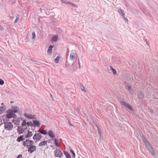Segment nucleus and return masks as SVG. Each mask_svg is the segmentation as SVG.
<instances>
[{
  "label": "nucleus",
  "mask_w": 158,
  "mask_h": 158,
  "mask_svg": "<svg viewBox=\"0 0 158 158\" xmlns=\"http://www.w3.org/2000/svg\"><path fill=\"white\" fill-rule=\"evenodd\" d=\"M67 3H69V4L71 5L72 6H74V7H75L77 8L78 7L77 5H76L75 4H73V3L72 2H68Z\"/></svg>",
  "instance_id": "33"
},
{
  "label": "nucleus",
  "mask_w": 158,
  "mask_h": 158,
  "mask_svg": "<svg viewBox=\"0 0 158 158\" xmlns=\"http://www.w3.org/2000/svg\"><path fill=\"white\" fill-rule=\"evenodd\" d=\"M32 118L31 119H36V116L35 115H33L32 116Z\"/></svg>",
  "instance_id": "45"
},
{
  "label": "nucleus",
  "mask_w": 158,
  "mask_h": 158,
  "mask_svg": "<svg viewBox=\"0 0 158 158\" xmlns=\"http://www.w3.org/2000/svg\"><path fill=\"white\" fill-rule=\"evenodd\" d=\"M10 111L13 113H15L18 112V110L17 109H9Z\"/></svg>",
  "instance_id": "30"
},
{
  "label": "nucleus",
  "mask_w": 158,
  "mask_h": 158,
  "mask_svg": "<svg viewBox=\"0 0 158 158\" xmlns=\"http://www.w3.org/2000/svg\"><path fill=\"white\" fill-rule=\"evenodd\" d=\"M70 60H74L75 58V53L72 52L70 54Z\"/></svg>",
  "instance_id": "20"
},
{
  "label": "nucleus",
  "mask_w": 158,
  "mask_h": 158,
  "mask_svg": "<svg viewBox=\"0 0 158 158\" xmlns=\"http://www.w3.org/2000/svg\"><path fill=\"white\" fill-rule=\"evenodd\" d=\"M68 2H68V1H65V2H63V3H65V4H69V3H68Z\"/></svg>",
  "instance_id": "51"
},
{
  "label": "nucleus",
  "mask_w": 158,
  "mask_h": 158,
  "mask_svg": "<svg viewBox=\"0 0 158 158\" xmlns=\"http://www.w3.org/2000/svg\"><path fill=\"white\" fill-rule=\"evenodd\" d=\"M148 151L150 152L151 154L152 155H155V153L153 149V148L151 146H149V147L147 148Z\"/></svg>",
  "instance_id": "7"
},
{
  "label": "nucleus",
  "mask_w": 158,
  "mask_h": 158,
  "mask_svg": "<svg viewBox=\"0 0 158 158\" xmlns=\"http://www.w3.org/2000/svg\"><path fill=\"white\" fill-rule=\"evenodd\" d=\"M19 19V15H17L16 17V19L15 20L14 23H16L18 21Z\"/></svg>",
  "instance_id": "29"
},
{
  "label": "nucleus",
  "mask_w": 158,
  "mask_h": 158,
  "mask_svg": "<svg viewBox=\"0 0 158 158\" xmlns=\"http://www.w3.org/2000/svg\"><path fill=\"white\" fill-rule=\"evenodd\" d=\"M27 144H30V142H27Z\"/></svg>",
  "instance_id": "59"
},
{
  "label": "nucleus",
  "mask_w": 158,
  "mask_h": 158,
  "mask_svg": "<svg viewBox=\"0 0 158 158\" xmlns=\"http://www.w3.org/2000/svg\"><path fill=\"white\" fill-rule=\"evenodd\" d=\"M17 130L19 134H22L25 131V130L23 128H20L19 126L18 127Z\"/></svg>",
  "instance_id": "11"
},
{
  "label": "nucleus",
  "mask_w": 158,
  "mask_h": 158,
  "mask_svg": "<svg viewBox=\"0 0 158 158\" xmlns=\"http://www.w3.org/2000/svg\"><path fill=\"white\" fill-rule=\"evenodd\" d=\"M54 47V45H50L49 46L48 49V52L51 53L52 52V49Z\"/></svg>",
  "instance_id": "21"
},
{
  "label": "nucleus",
  "mask_w": 158,
  "mask_h": 158,
  "mask_svg": "<svg viewBox=\"0 0 158 158\" xmlns=\"http://www.w3.org/2000/svg\"><path fill=\"white\" fill-rule=\"evenodd\" d=\"M33 124L32 127H39L40 126V122L37 120H34L33 121Z\"/></svg>",
  "instance_id": "6"
},
{
  "label": "nucleus",
  "mask_w": 158,
  "mask_h": 158,
  "mask_svg": "<svg viewBox=\"0 0 158 158\" xmlns=\"http://www.w3.org/2000/svg\"><path fill=\"white\" fill-rule=\"evenodd\" d=\"M12 108L13 109H18V107L15 106H12Z\"/></svg>",
  "instance_id": "43"
},
{
  "label": "nucleus",
  "mask_w": 158,
  "mask_h": 158,
  "mask_svg": "<svg viewBox=\"0 0 158 158\" xmlns=\"http://www.w3.org/2000/svg\"><path fill=\"white\" fill-rule=\"evenodd\" d=\"M17 121H18L19 122V123L20 122V120H19V118H18V119H17Z\"/></svg>",
  "instance_id": "54"
},
{
  "label": "nucleus",
  "mask_w": 158,
  "mask_h": 158,
  "mask_svg": "<svg viewBox=\"0 0 158 158\" xmlns=\"http://www.w3.org/2000/svg\"><path fill=\"white\" fill-rule=\"evenodd\" d=\"M69 125H70L71 126H72V127H73V126H74L72 124H70V123H69Z\"/></svg>",
  "instance_id": "57"
},
{
  "label": "nucleus",
  "mask_w": 158,
  "mask_h": 158,
  "mask_svg": "<svg viewBox=\"0 0 158 158\" xmlns=\"http://www.w3.org/2000/svg\"><path fill=\"white\" fill-rule=\"evenodd\" d=\"M58 38L57 35L56 36L53 35L51 40L52 41V42H56Z\"/></svg>",
  "instance_id": "24"
},
{
  "label": "nucleus",
  "mask_w": 158,
  "mask_h": 158,
  "mask_svg": "<svg viewBox=\"0 0 158 158\" xmlns=\"http://www.w3.org/2000/svg\"><path fill=\"white\" fill-rule=\"evenodd\" d=\"M27 123L25 120L24 119L23 121V122L22 123V125L23 127L26 126Z\"/></svg>",
  "instance_id": "31"
},
{
  "label": "nucleus",
  "mask_w": 158,
  "mask_h": 158,
  "mask_svg": "<svg viewBox=\"0 0 158 158\" xmlns=\"http://www.w3.org/2000/svg\"><path fill=\"white\" fill-rule=\"evenodd\" d=\"M78 65H77V64H76V68H75V69H73V70H76L77 69V67H78Z\"/></svg>",
  "instance_id": "50"
},
{
  "label": "nucleus",
  "mask_w": 158,
  "mask_h": 158,
  "mask_svg": "<svg viewBox=\"0 0 158 158\" xmlns=\"http://www.w3.org/2000/svg\"><path fill=\"white\" fill-rule=\"evenodd\" d=\"M118 11L120 13L122 17L125 15V13L123 10L120 8L119 9Z\"/></svg>",
  "instance_id": "27"
},
{
  "label": "nucleus",
  "mask_w": 158,
  "mask_h": 158,
  "mask_svg": "<svg viewBox=\"0 0 158 158\" xmlns=\"http://www.w3.org/2000/svg\"><path fill=\"white\" fill-rule=\"evenodd\" d=\"M120 103L121 104L124 106L127 109L128 106L129 105L127 103L123 101H121L120 102Z\"/></svg>",
  "instance_id": "19"
},
{
  "label": "nucleus",
  "mask_w": 158,
  "mask_h": 158,
  "mask_svg": "<svg viewBox=\"0 0 158 158\" xmlns=\"http://www.w3.org/2000/svg\"><path fill=\"white\" fill-rule=\"evenodd\" d=\"M42 9H43V10H48V9L47 8H45V9H44L43 8V7H42V8H40V9H41V10H42Z\"/></svg>",
  "instance_id": "49"
},
{
  "label": "nucleus",
  "mask_w": 158,
  "mask_h": 158,
  "mask_svg": "<svg viewBox=\"0 0 158 158\" xmlns=\"http://www.w3.org/2000/svg\"><path fill=\"white\" fill-rule=\"evenodd\" d=\"M4 29V28L3 26L0 25V29L1 30H3Z\"/></svg>",
  "instance_id": "46"
},
{
  "label": "nucleus",
  "mask_w": 158,
  "mask_h": 158,
  "mask_svg": "<svg viewBox=\"0 0 158 158\" xmlns=\"http://www.w3.org/2000/svg\"><path fill=\"white\" fill-rule=\"evenodd\" d=\"M137 95L140 99H142L144 97V94L143 92L139 91Z\"/></svg>",
  "instance_id": "9"
},
{
  "label": "nucleus",
  "mask_w": 158,
  "mask_h": 158,
  "mask_svg": "<svg viewBox=\"0 0 158 158\" xmlns=\"http://www.w3.org/2000/svg\"><path fill=\"white\" fill-rule=\"evenodd\" d=\"M6 106L5 105L0 107V114H1L3 113L6 109Z\"/></svg>",
  "instance_id": "8"
},
{
  "label": "nucleus",
  "mask_w": 158,
  "mask_h": 158,
  "mask_svg": "<svg viewBox=\"0 0 158 158\" xmlns=\"http://www.w3.org/2000/svg\"><path fill=\"white\" fill-rule=\"evenodd\" d=\"M4 81L2 79H0V85H2L4 84Z\"/></svg>",
  "instance_id": "40"
},
{
  "label": "nucleus",
  "mask_w": 158,
  "mask_h": 158,
  "mask_svg": "<svg viewBox=\"0 0 158 158\" xmlns=\"http://www.w3.org/2000/svg\"><path fill=\"white\" fill-rule=\"evenodd\" d=\"M127 109L130 110L131 111H133L134 110L133 107L130 105H129V106H128V107Z\"/></svg>",
  "instance_id": "36"
},
{
  "label": "nucleus",
  "mask_w": 158,
  "mask_h": 158,
  "mask_svg": "<svg viewBox=\"0 0 158 158\" xmlns=\"http://www.w3.org/2000/svg\"><path fill=\"white\" fill-rule=\"evenodd\" d=\"M12 121L13 123H15V120L14 119H13Z\"/></svg>",
  "instance_id": "55"
},
{
  "label": "nucleus",
  "mask_w": 158,
  "mask_h": 158,
  "mask_svg": "<svg viewBox=\"0 0 158 158\" xmlns=\"http://www.w3.org/2000/svg\"><path fill=\"white\" fill-rule=\"evenodd\" d=\"M122 17L126 22L127 23L128 22V19L125 17V15L122 16Z\"/></svg>",
  "instance_id": "41"
},
{
  "label": "nucleus",
  "mask_w": 158,
  "mask_h": 158,
  "mask_svg": "<svg viewBox=\"0 0 158 158\" xmlns=\"http://www.w3.org/2000/svg\"><path fill=\"white\" fill-rule=\"evenodd\" d=\"M14 101H11V102H10V103H14Z\"/></svg>",
  "instance_id": "58"
},
{
  "label": "nucleus",
  "mask_w": 158,
  "mask_h": 158,
  "mask_svg": "<svg viewBox=\"0 0 158 158\" xmlns=\"http://www.w3.org/2000/svg\"><path fill=\"white\" fill-rule=\"evenodd\" d=\"M32 125H33V124L31 121L28 122L27 123V125L28 127L30 126L32 127Z\"/></svg>",
  "instance_id": "35"
},
{
  "label": "nucleus",
  "mask_w": 158,
  "mask_h": 158,
  "mask_svg": "<svg viewBox=\"0 0 158 158\" xmlns=\"http://www.w3.org/2000/svg\"><path fill=\"white\" fill-rule=\"evenodd\" d=\"M28 148V152L30 153H32L36 149V147L34 145L30 146Z\"/></svg>",
  "instance_id": "4"
},
{
  "label": "nucleus",
  "mask_w": 158,
  "mask_h": 158,
  "mask_svg": "<svg viewBox=\"0 0 158 158\" xmlns=\"http://www.w3.org/2000/svg\"><path fill=\"white\" fill-rule=\"evenodd\" d=\"M98 133L100 135L101 133V131L100 130V129L98 127Z\"/></svg>",
  "instance_id": "48"
},
{
  "label": "nucleus",
  "mask_w": 158,
  "mask_h": 158,
  "mask_svg": "<svg viewBox=\"0 0 158 158\" xmlns=\"http://www.w3.org/2000/svg\"><path fill=\"white\" fill-rule=\"evenodd\" d=\"M26 130V128L24 129V130H25V131Z\"/></svg>",
  "instance_id": "62"
},
{
  "label": "nucleus",
  "mask_w": 158,
  "mask_h": 158,
  "mask_svg": "<svg viewBox=\"0 0 158 158\" xmlns=\"http://www.w3.org/2000/svg\"><path fill=\"white\" fill-rule=\"evenodd\" d=\"M60 59V57L59 56H58L57 57L54 59V61L56 63H58Z\"/></svg>",
  "instance_id": "28"
},
{
  "label": "nucleus",
  "mask_w": 158,
  "mask_h": 158,
  "mask_svg": "<svg viewBox=\"0 0 158 158\" xmlns=\"http://www.w3.org/2000/svg\"><path fill=\"white\" fill-rule=\"evenodd\" d=\"M54 143L55 144V145L56 146H57L58 147H60V144L59 143V140H58L57 139H54Z\"/></svg>",
  "instance_id": "22"
},
{
  "label": "nucleus",
  "mask_w": 158,
  "mask_h": 158,
  "mask_svg": "<svg viewBox=\"0 0 158 158\" xmlns=\"http://www.w3.org/2000/svg\"><path fill=\"white\" fill-rule=\"evenodd\" d=\"M42 136L39 133H36L33 137V139L34 140H39L41 139Z\"/></svg>",
  "instance_id": "3"
},
{
  "label": "nucleus",
  "mask_w": 158,
  "mask_h": 158,
  "mask_svg": "<svg viewBox=\"0 0 158 158\" xmlns=\"http://www.w3.org/2000/svg\"><path fill=\"white\" fill-rule=\"evenodd\" d=\"M2 104H3V103H2Z\"/></svg>",
  "instance_id": "63"
},
{
  "label": "nucleus",
  "mask_w": 158,
  "mask_h": 158,
  "mask_svg": "<svg viewBox=\"0 0 158 158\" xmlns=\"http://www.w3.org/2000/svg\"><path fill=\"white\" fill-rule=\"evenodd\" d=\"M42 131H41V130L39 129L37 131L39 133H41Z\"/></svg>",
  "instance_id": "53"
},
{
  "label": "nucleus",
  "mask_w": 158,
  "mask_h": 158,
  "mask_svg": "<svg viewBox=\"0 0 158 158\" xmlns=\"http://www.w3.org/2000/svg\"><path fill=\"white\" fill-rule=\"evenodd\" d=\"M79 86L81 91H83L85 92H87L85 90V89L84 87L82 84H79Z\"/></svg>",
  "instance_id": "26"
},
{
  "label": "nucleus",
  "mask_w": 158,
  "mask_h": 158,
  "mask_svg": "<svg viewBox=\"0 0 158 158\" xmlns=\"http://www.w3.org/2000/svg\"><path fill=\"white\" fill-rule=\"evenodd\" d=\"M110 67L111 68V70L113 72V74L114 75L116 74L117 73V72L116 70L114 68H113L111 66H110Z\"/></svg>",
  "instance_id": "32"
},
{
  "label": "nucleus",
  "mask_w": 158,
  "mask_h": 158,
  "mask_svg": "<svg viewBox=\"0 0 158 158\" xmlns=\"http://www.w3.org/2000/svg\"><path fill=\"white\" fill-rule=\"evenodd\" d=\"M48 134L49 136L52 138H53L55 137V135L53 132L51 130L49 131L48 132Z\"/></svg>",
  "instance_id": "14"
},
{
  "label": "nucleus",
  "mask_w": 158,
  "mask_h": 158,
  "mask_svg": "<svg viewBox=\"0 0 158 158\" xmlns=\"http://www.w3.org/2000/svg\"><path fill=\"white\" fill-rule=\"evenodd\" d=\"M120 103L121 104L124 106L127 109L128 106L129 105L127 103L123 101H121L120 102Z\"/></svg>",
  "instance_id": "18"
},
{
  "label": "nucleus",
  "mask_w": 158,
  "mask_h": 158,
  "mask_svg": "<svg viewBox=\"0 0 158 158\" xmlns=\"http://www.w3.org/2000/svg\"><path fill=\"white\" fill-rule=\"evenodd\" d=\"M24 116L28 119H31L32 118V115L30 114H28L27 113H25L24 114Z\"/></svg>",
  "instance_id": "13"
},
{
  "label": "nucleus",
  "mask_w": 158,
  "mask_h": 158,
  "mask_svg": "<svg viewBox=\"0 0 158 158\" xmlns=\"http://www.w3.org/2000/svg\"><path fill=\"white\" fill-rule=\"evenodd\" d=\"M28 142H30V144H29V147L31 145H33L34 143V142H33V141L31 140H29V141H28Z\"/></svg>",
  "instance_id": "39"
},
{
  "label": "nucleus",
  "mask_w": 158,
  "mask_h": 158,
  "mask_svg": "<svg viewBox=\"0 0 158 158\" xmlns=\"http://www.w3.org/2000/svg\"><path fill=\"white\" fill-rule=\"evenodd\" d=\"M41 133L42 134L45 135L47 134V133L46 130H44L43 131H42Z\"/></svg>",
  "instance_id": "38"
},
{
  "label": "nucleus",
  "mask_w": 158,
  "mask_h": 158,
  "mask_svg": "<svg viewBox=\"0 0 158 158\" xmlns=\"http://www.w3.org/2000/svg\"><path fill=\"white\" fill-rule=\"evenodd\" d=\"M127 90L128 91H129L130 92H131V90H132L131 89V87L130 86H128V88H127Z\"/></svg>",
  "instance_id": "42"
},
{
  "label": "nucleus",
  "mask_w": 158,
  "mask_h": 158,
  "mask_svg": "<svg viewBox=\"0 0 158 158\" xmlns=\"http://www.w3.org/2000/svg\"><path fill=\"white\" fill-rule=\"evenodd\" d=\"M64 153L66 158H71V156L70 154L67 152L64 151H63Z\"/></svg>",
  "instance_id": "12"
},
{
  "label": "nucleus",
  "mask_w": 158,
  "mask_h": 158,
  "mask_svg": "<svg viewBox=\"0 0 158 158\" xmlns=\"http://www.w3.org/2000/svg\"><path fill=\"white\" fill-rule=\"evenodd\" d=\"M70 151L71 152V154H72L73 156V157L74 158L75 157V154L74 152V151L72 149H70Z\"/></svg>",
  "instance_id": "34"
},
{
  "label": "nucleus",
  "mask_w": 158,
  "mask_h": 158,
  "mask_svg": "<svg viewBox=\"0 0 158 158\" xmlns=\"http://www.w3.org/2000/svg\"><path fill=\"white\" fill-rule=\"evenodd\" d=\"M9 120V119H8L6 120V121H8Z\"/></svg>",
  "instance_id": "60"
},
{
  "label": "nucleus",
  "mask_w": 158,
  "mask_h": 158,
  "mask_svg": "<svg viewBox=\"0 0 158 158\" xmlns=\"http://www.w3.org/2000/svg\"><path fill=\"white\" fill-rule=\"evenodd\" d=\"M47 143L48 142L47 141H43L39 144V146H45L47 144Z\"/></svg>",
  "instance_id": "15"
},
{
  "label": "nucleus",
  "mask_w": 158,
  "mask_h": 158,
  "mask_svg": "<svg viewBox=\"0 0 158 158\" xmlns=\"http://www.w3.org/2000/svg\"><path fill=\"white\" fill-rule=\"evenodd\" d=\"M32 35L33 36L32 37V39H34L36 37V35L34 31H33L32 33Z\"/></svg>",
  "instance_id": "37"
},
{
  "label": "nucleus",
  "mask_w": 158,
  "mask_h": 158,
  "mask_svg": "<svg viewBox=\"0 0 158 158\" xmlns=\"http://www.w3.org/2000/svg\"><path fill=\"white\" fill-rule=\"evenodd\" d=\"M55 156L59 158H61L63 156V153L61 150L56 149L54 151Z\"/></svg>",
  "instance_id": "2"
},
{
  "label": "nucleus",
  "mask_w": 158,
  "mask_h": 158,
  "mask_svg": "<svg viewBox=\"0 0 158 158\" xmlns=\"http://www.w3.org/2000/svg\"><path fill=\"white\" fill-rule=\"evenodd\" d=\"M3 120L4 121V119H3Z\"/></svg>",
  "instance_id": "64"
},
{
  "label": "nucleus",
  "mask_w": 158,
  "mask_h": 158,
  "mask_svg": "<svg viewBox=\"0 0 158 158\" xmlns=\"http://www.w3.org/2000/svg\"><path fill=\"white\" fill-rule=\"evenodd\" d=\"M143 137L144 138V143L145 144V145L147 146V147H149V146H151V145L149 142L145 138V137L144 136H143Z\"/></svg>",
  "instance_id": "23"
},
{
  "label": "nucleus",
  "mask_w": 158,
  "mask_h": 158,
  "mask_svg": "<svg viewBox=\"0 0 158 158\" xmlns=\"http://www.w3.org/2000/svg\"><path fill=\"white\" fill-rule=\"evenodd\" d=\"M20 119L22 121L23 120V118L22 117H20Z\"/></svg>",
  "instance_id": "56"
},
{
  "label": "nucleus",
  "mask_w": 158,
  "mask_h": 158,
  "mask_svg": "<svg viewBox=\"0 0 158 158\" xmlns=\"http://www.w3.org/2000/svg\"><path fill=\"white\" fill-rule=\"evenodd\" d=\"M25 139L24 138L23 135H21L20 136H19L17 139V141L18 142H20L21 141H23Z\"/></svg>",
  "instance_id": "10"
},
{
  "label": "nucleus",
  "mask_w": 158,
  "mask_h": 158,
  "mask_svg": "<svg viewBox=\"0 0 158 158\" xmlns=\"http://www.w3.org/2000/svg\"><path fill=\"white\" fill-rule=\"evenodd\" d=\"M4 129L6 130L10 131L13 128V125L10 122H4Z\"/></svg>",
  "instance_id": "1"
},
{
  "label": "nucleus",
  "mask_w": 158,
  "mask_h": 158,
  "mask_svg": "<svg viewBox=\"0 0 158 158\" xmlns=\"http://www.w3.org/2000/svg\"><path fill=\"white\" fill-rule=\"evenodd\" d=\"M29 141V139H27L25 141H24L23 143V145H24V146H26L27 147H29V144H27V142H28Z\"/></svg>",
  "instance_id": "25"
},
{
  "label": "nucleus",
  "mask_w": 158,
  "mask_h": 158,
  "mask_svg": "<svg viewBox=\"0 0 158 158\" xmlns=\"http://www.w3.org/2000/svg\"><path fill=\"white\" fill-rule=\"evenodd\" d=\"M22 154H20L17 156L16 158H22Z\"/></svg>",
  "instance_id": "47"
},
{
  "label": "nucleus",
  "mask_w": 158,
  "mask_h": 158,
  "mask_svg": "<svg viewBox=\"0 0 158 158\" xmlns=\"http://www.w3.org/2000/svg\"><path fill=\"white\" fill-rule=\"evenodd\" d=\"M33 135L32 133V132L31 131H28V133L27 134L25 135V137L26 138H28L29 137H31Z\"/></svg>",
  "instance_id": "16"
},
{
  "label": "nucleus",
  "mask_w": 158,
  "mask_h": 158,
  "mask_svg": "<svg viewBox=\"0 0 158 158\" xmlns=\"http://www.w3.org/2000/svg\"><path fill=\"white\" fill-rule=\"evenodd\" d=\"M120 103L121 104L124 106L127 109L128 106L129 105L127 103L123 101H121L120 102Z\"/></svg>",
  "instance_id": "17"
},
{
  "label": "nucleus",
  "mask_w": 158,
  "mask_h": 158,
  "mask_svg": "<svg viewBox=\"0 0 158 158\" xmlns=\"http://www.w3.org/2000/svg\"><path fill=\"white\" fill-rule=\"evenodd\" d=\"M143 136H143V137H142V138H143V139H144V138L143 137Z\"/></svg>",
  "instance_id": "61"
},
{
  "label": "nucleus",
  "mask_w": 158,
  "mask_h": 158,
  "mask_svg": "<svg viewBox=\"0 0 158 158\" xmlns=\"http://www.w3.org/2000/svg\"><path fill=\"white\" fill-rule=\"evenodd\" d=\"M12 118H15L17 117V116H16V115L15 114V113H12Z\"/></svg>",
  "instance_id": "44"
},
{
  "label": "nucleus",
  "mask_w": 158,
  "mask_h": 158,
  "mask_svg": "<svg viewBox=\"0 0 158 158\" xmlns=\"http://www.w3.org/2000/svg\"><path fill=\"white\" fill-rule=\"evenodd\" d=\"M51 147L52 148H53V149L55 148H54V145H51Z\"/></svg>",
  "instance_id": "52"
},
{
  "label": "nucleus",
  "mask_w": 158,
  "mask_h": 158,
  "mask_svg": "<svg viewBox=\"0 0 158 158\" xmlns=\"http://www.w3.org/2000/svg\"><path fill=\"white\" fill-rule=\"evenodd\" d=\"M7 114H6V118L8 119H10L12 118V113L10 111V110L8 109L6 111Z\"/></svg>",
  "instance_id": "5"
}]
</instances>
